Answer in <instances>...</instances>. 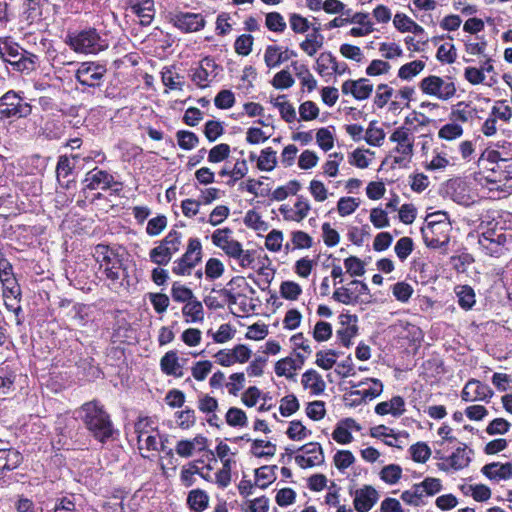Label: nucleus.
Instances as JSON below:
<instances>
[{
  "label": "nucleus",
  "instance_id": "obj_50",
  "mask_svg": "<svg viewBox=\"0 0 512 512\" xmlns=\"http://www.w3.org/2000/svg\"><path fill=\"white\" fill-rule=\"evenodd\" d=\"M286 434L291 440L300 441L308 437L311 434V431L308 430L300 421H292L290 422Z\"/></svg>",
  "mask_w": 512,
  "mask_h": 512
},
{
  "label": "nucleus",
  "instance_id": "obj_29",
  "mask_svg": "<svg viewBox=\"0 0 512 512\" xmlns=\"http://www.w3.org/2000/svg\"><path fill=\"white\" fill-rule=\"evenodd\" d=\"M332 298L342 304L345 305H356L358 303L365 302L364 300H359V295L356 292H353L351 288L348 287H339L337 288Z\"/></svg>",
  "mask_w": 512,
  "mask_h": 512
},
{
  "label": "nucleus",
  "instance_id": "obj_32",
  "mask_svg": "<svg viewBox=\"0 0 512 512\" xmlns=\"http://www.w3.org/2000/svg\"><path fill=\"white\" fill-rule=\"evenodd\" d=\"M276 466H262L255 470V485L261 489L267 488L274 480Z\"/></svg>",
  "mask_w": 512,
  "mask_h": 512
},
{
  "label": "nucleus",
  "instance_id": "obj_36",
  "mask_svg": "<svg viewBox=\"0 0 512 512\" xmlns=\"http://www.w3.org/2000/svg\"><path fill=\"white\" fill-rule=\"evenodd\" d=\"M265 26L272 32L283 33L287 25L279 12H269L265 16Z\"/></svg>",
  "mask_w": 512,
  "mask_h": 512
},
{
  "label": "nucleus",
  "instance_id": "obj_6",
  "mask_svg": "<svg viewBox=\"0 0 512 512\" xmlns=\"http://www.w3.org/2000/svg\"><path fill=\"white\" fill-rule=\"evenodd\" d=\"M32 107L13 90L6 92L0 98L1 118H24L31 114Z\"/></svg>",
  "mask_w": 512,
  "mask_h": 512
},
{
  "label": "nucleus",
  "instance_id": "obj_52",
  "mask_svg": "<svg viewBox=\"0 0 512 512\" xmlns=\"http://www.w3.org/2000/svg\"><path fill=\"white\" fill-rule=\"evenodd\" d=\"M337 352L335 350L319 351L316 354V365L324 370L331 369L336 363Z\"/></svg>",
  "mask_w": 512,
  "mask_h": 512
},
{
  "label": "nucleus",
  "instance_id": "obj_10",
  "mask_svg": "<svg viewBox=\"0 0 512 512\" xmlns=\"http://www.w3.org/2000/svg\"><path fill=\"white\" fill-rule=\"evenodd\" d=\"M350 494L354 497L353 505L357 512H368L379 499L378 491L371 485H365L354 492L351 490Z\"/></svg>",
  "mask_w": 512,
  "mask_h": 512
},
{
  "label": "nucleus",
  "instance_id": "obj_7",
  "mask_svg": "<svg viewBox=\"0 0 512 512\" xmlns=\"http://www.w3.org/2000/svg\"><path fill=\"white\" fill-rule=\"evenodd\" d=\"M450 231V221L436 224L435 222H427V225L421 229L424 243L432 249L446 247L450 241Z\"/></svg>",
  "mask_w": 512,
  "mask_h": 512
},
{
  "label": "nucleus",
  "instance_id": "obj_60",
  "mask_svg": "<svg viewBox=\"0 0 512 512\" xmlns=\"http://www.w3.org/2000/svg\"><path fill=\"white\" fill-rule=\"evenodd\" d=\"M332 336V326L325 321H318L313 330V338L317 342H324Z\"/></svg>",
  "mask_w": 512,
  "mask_h": 512
},
{
  "label": "nucleus",
  "instance_id": "obj_5",
  "mask_svg": "<svg viewBox=\"0 0 512 512\" xmlns=\"http://www.w3.org/2000/svg\"><path fill=\"white\" fill-rule=\"evenodd\" d=\"M1 58L19 72L33 71L38 63V56L28 52L17 43L4 41L0 43Z\"/></svg>",
  "mask_w": 512,
  "mask_h": 512
},
{
  "label": "nucleus",
  "instance_id": "obj_62",
  "mask_svg": "<svg viewBox=\"0 0 512 512\" xmlns=\"http://www.w3.org/2000/svg\"><path fill=\"white\" fill-rule=\"evenodd\" d=\"M426 497L434 496L439 493L443 486L441 480L438 478L427 477L419 483Z\"/></svg>",
  "mask_w": 512,
  "mask_h": 512
},
{
  "label": "nucleus",
  "instance_id": "obj_55",
  "mask_svg": "<svg viewBox=\"0 0 512 512\" xmlns=\"http://www.w3.org/2000/svg\"><path fill=\"white\" fill-rule=\"evenodd\" d=\"M360 205L358 199L353 197H342L337 203V210L341 216L352 214Z\"/></svg>",
  "mask_w": 512,
  "mask_h": 512
},
{
  "label": "nucleus",
  "instance_id": "obj_45",
  "mask_svg": "<svg viewBox=\"0 0 512 512\" xmlns=\"http://www.w3.org/2000/svg\"><path fill=\"white\" fill-rule=\"evenodd\" d=\"M412 459L418 463H425L431 455L430 447L424 442H418L409 448Z\"/></svg>",
  "mask_w": 512,
  "mask_h": 512
},
{
  "label": "nucleus",
  "instance_id": "obj_39",
  "mask_svg": "<svg viewBox=\"0 0 512 512\" xmlns=\"http://www.w3.org/2000/svg\"><path fill=\"white\" fill-rule=\"evenodd\" d=\"M177 142L180 148L183 150H191L199 143L198 136L187 130H179L176 133Z\"/></svg>",
  "mask_w": 512,
  "mask_h": 512
},
{
  "label": "nucleus",
  "instance_id": "obj_53",
  "mask_svg": "<svg viewBox=\"0 0 512 512\" xmlns=\"http://www.w3.org/2000/svg\"><path fill=\"white\" fill-rule=\"evenodd\" d=\"M254 38L250 34L240 35L234 43L235 52L239 55L247 56L252 51Z\"/></svg>",
  "mask_w": 512,
  "mask_h": 512
},
{
  "label": "nucleus",
  "instance_id": "obj_26",
  "mask_svg": "<svg viewBox=\"0 0 512 512\" xmlns=\"http://www.w3.org/2000/svg\"><path fill=\"white\" fill-rule=\"evenodd\" d=\"M182 314L186 317V322H202L204 319L202 303L194 298L184 305Z\"/></svg>",
  "mask_w": 512,
  "mask_h": 512
},
{
  "label": "nucleus",
  "instance_id": "obj_15",
  "mask_svg": "<svg viewBox=\"0 0 512 512\" xmlns=\"http://www.w3.org/2000/svg\"><path fill=\"white\" fill-rule=\"evenodd\" d=\"M22 454L14 448H0V480L20 466Z\"/></svg>",
  "mask_w": 512,
  "mask_h": 512
},
{
  "label": "nucleus",
  "instance_id": "obj_11",
  "mask_svg": "<svg viewBox=\"0 0 512 512\" xmlns=\"http://www.w3.org/2000/svg\"><path fill=\"white\" fill-rule=\"evenodd\" d=\"M173 23L181 31L190 33L203 29L206 21L199 13L179 12L174 15Z\"/></svg>",
  "mask_w": 512,
  "mask_h": 512
},
{
  "label": "nucleus",
  "instance_id": "obj_22",
  "mask_svg": "<svg viewBox=\"0 0 512 512\" xmlns=\"http://www.w3.org/2000/svg\"><path fill=\"white\" fill-rule=\"evenodd\" d=\"M368 381L372 383V386L370 388L352 391L351 395L360 396L362 400H366V399L372 400V399L380 396L381 393L383 392V384L379 379L367 378V379H365V381H361L358 384H352L351 386L352 387H360V386L366 384Z\"/></svg>",
  "mask_w": 512,
  "mask_h": 512
},
{
  "label": "nucleus",
  "instance_id": "obj_3",
  "mask_svg": "<svg viewBox=\"0 0 512 512\" xmlns=\"http://www.w3.org/2000/svg\"><path fill=\"white\" fill-rule=\"evenodd\" d=\"M93 257L99 263L100 269H103L106 278L110 280L112 287L116 289L122 286L127 271L123 267L120 255L108 245L98 244L94 248Z\"/></svg>",
  "mask_w": 512,
  "mask_h": 512
},
{
  "label": "nucleus",
  "instance_id": "obj_27",
  "mask_svg": "<svg viewBox=\"0 0 512 512\" xmlns=\"http://www.w3.org/2000/svg\"><path fill=\"white\" fill-rule=\"evenodd\" d=\"M209 496L201 489L191 490L187 497V504L191 510L201 512L208 507Z\"/></svg>",
  "mask_w": 512,
  "mask_h": 512
},
{
  "label": "nucleus",
  "instance_id": "obj_41",
  "mask_svg": "<svg viewBox=\"0 0 512 512\" xmlns=\"http://www.w3.org/2000/svg\"><path fill=\"white\" fill-rule=\"evenodd\" d=\"M375 121H372L365 133L364 139L371 146H380L385 138V132L382 128L375 126Z\"/></svg>",
  "mask_w": 512,
  "mask_h": 512
},
{
  "label": "nucleus",
  "instance_id": "obj_61",
  "mask_svg": "<svg viewBox=\"0 0 512 512\" xmlns=\"http://www.w3.org/2000/svg\"><path fill=\"white\" fill-rule=\"evenodd\" d=\"M463 134L462 127L457 123L445 124L438 132V136L445 140H454Z\"/></svg>",
  "mask_w": 512,
  "mask_h": 512
},
{
  "label": "nucleus",
  "instance_id": "obj_44",
  "mask_svg": "<svg viewBox=\"0 0 512 512\" xmlns=\"http://www.w3.org/2000/svg\"><path fill=\"white\" fill-rule=\"evenodd\" d=\"M172 256L173 255L170 253V251H168L161 244L151 249L149 253L150 260L159 266L167 265L170 262Z\"/></svg>",
  "mask_w": 512,
  "mask_h": 512
},
{
  "label": "nucleus",
  "instance_id": "obj_64",
  "mask_svg": "<svg viewBox=\"0 0 512 512\" xmlns=\"http://www.w3.org/2000/svg\"><path fill=\"white\" fill-rule=\"evenodd\" d=\"M393 296L401 302H407L413 293V288L406 282H398L392 288Z\"/></svg>",
  "mask_w": 512,
  "mask_h": 512
},
{
  "label": "nucleus",
  "instance_id": "obj_46",
  "mask_svg": "<svg viewBox=\"0 0 512 512\" xmlns=\"http://www.w3.org/2000/svg\"><path fill=\"white\" fill-rule=\"evenodd\" d=\"M182 243V235L176 230H171L160 244L163 245L172 255L179 251Z\"/></svg>",
  "mask_w": 512,
  "mask_h": 512
},
{
  "label": "nucleus",
  "instance_id": "obj_8",
  "mask_svg": "<svg viewBox=\"0 0 512 512\" xmlns=\"http://www.w3.org/2000/svg\"><path fill=\"white\" fill-rule=\"evenodd\" d=\"M420 89L424 94L435 96L441 100H448L456 93L455 84L438 76H428L420 82Z\"/></svg>",
  "mask_w": 512,
  "mask_h": 512
},
{
  "label": "nucleus",
  "instance_id": "obj_51",
  "mask_svg": "<svg viewBox=\"0 0 512 512\" xmlns=\"http://www.w3.org/2000/svg\"><path fill=\"white\" fill-rule=\"evenodd\" d=\"M299 407L300 405L298 399L295 395L291 394L281 399L279 411L282 416L288 417L294 414L299 409Z\"/></svg>",
  "mask_w": 512,
  "mask_h": 512
},
{
  "label": "nucleus",
  "instance_id": "obj_49",
  "mask_svg": "<svg viewBox=\"0 0 512 512\" xmlns=\"http://www.w3.org/2000/svg\"><path fill=\"white\" fill-rule=\"evenodd\" d=\"M24 14L30 23L40 20L42 16L40 0H25Z\"/></svg>",
  "mask_w": 512,
  "mask_h": 512
},
{
  "label": "nucleus",
  "instance_id": "obj_57",
  "mask_svg": "<svg viewBox=\"0 0 512 512\" xmlns=\"http://www.w3.org/2000/svg\"><path fill=\"white\" fill-rule=\"evenodd\" d=\"M230 146L225 143L214 146L208 154V161L211 163L221 162L229 157Z\"/></svg>",
  "mask_w": 512,
  "mask_h": 512
},
{
  "label": "nucleus",
  "instance_id": "obj_25",
  "mask_svg": "<svg viewBox=\"0 0 512 512\" xmlns=\"http://www.w3.org/2000/svg\"><path fill=\"white\" fill-rule=\"evenodd\" d=\"M328 69H331L336 74H343L347 70V65L343 63V69L339 70L336 57L330 52H323L317 59V71L322 74Z\"/></svg>",
  "mask_w": 512,
  "mask_h": 512
},
{
  "label": "nucleus",
  "instance_id": "obj_13",
  "mask_svg": "<svg viewBox=\"0 0 512 512\" xmlns=\"http://www.w3.org/2000/svg\"><path fill=\"white\" fill-rule=\"evenodd\" d=\"M492 396L493 391L490 387L475 379L469 380L461 392V398L465 402L488 400Z\"/></svg>",
  "mask_w": 512,
  "mask_h": 512
},
{
  "label": "nucleus",
  "instance_id": "obj_48",
  "mask_svg": "<svg viewBox=\"0 0 512 512\" xmlns=\"http://www.w3.org/2000/svg\"><path fill=\"white\" fill-rule=\"evenodd\" d=\"M294 83V78L286 69L277 72L271 81L272 86L276 89H288L292 87Z\"/></svg>",
  "mask_w": 512,
  "mask_h": 512
},
{
  "label": "nucleus",
  "instance_id": "obj_21",
  "mask_svg": "<svg viewBox=\"0 0 512 512\" xmlns=\"http://www.w3.org/2000/svg\"><path fill=\"white\" fill-rule=\"evenodd\" d=\"M378 415L392 414L401 416L405 412V401L401 396H394L390 401L380 402L375 407Z\"/></svg>",
  "mask_w": 512,
  "mask_h": 512
},
{
  "label": "nucleus",
  "instance_id": "obj_33",
  "mask_svg": "<svg viewBox=\"0 0 512 512\" xmlns=\"http://www.w3.org/2000/svg\"><path fill=\"white\" fill-rule=\"evenodd\" d=\"M456 295L458 297L459 306L465 310L471 309L475 304L474 290L468 285L457 287Z\"/></svg>",
  "mask_w": 512,
  "mask_h": 512
},
{
  "label": "nucleus",
  "instance_id": "obj_28",
  "mask_svg": "<svg viewBox=\"0 0 512 512\" xmlns=\"http://www.w3.org/2000/svg\"><path fill=\"white\" fill-rule=\"evenodd\" d=\"M425 494L419 483L414 484L411 489L403 491L401 499L408 505L419 507L425 504Z\"/></svg>",
  "mask_w": 512,
  "mask_h": 512
},
{
  "label": "nucleus",
  "instance_id": "obj_54",
  "mask_svg": "<svg viewBox=\"0 0 512 512\" xmlns=\"http://www.w3.org/2000/svg\"><path fill=\"white\" fill-rule=\"evenodd\" d=\"M3 298L6 309L14 314L15 323L21 325L23 323V317L21 316L22 307L20 305L21 297L4 296Z\"/></svg>",
  "mask_w": 512,
  "mask_h": 512
},
{
  "label": "nucleus",
  "instance_id": "obj_2",
  "mask_svg": "<svg viewBox=\"0 0 512 512\" xmlns=\"http://www.w3.org/2000/svg\"><path fill=\"white\" fill-rule=\"evenodd\" d=\"M492 224V221L481 220L479 228L482 232L478 236V245L485 255L500 257L512 244V234H508L503 226H498V223Z\"/></svg>",
  "mask_w": 512,
  "mask_h": 512
},
{
  "label": "nucleus",
  "instance_id": "obj_14",
  "mask_svg": "<svg viewBox=\"0 0 512 512\" xmlns=\"http://www.w3.org/2000/svg\"><path fill=\"white\" fill-rule=\"evenodd\" d=\"M127 6L140 19L142 26H149L155 17L154 0H127Z\"/></svg>",
  "mask_w": 512,
  "mask_h": 512
},
{
  "label": "nucleus",
  "instance_id": "obj_42",
  "mask_svg": "<svg viewBox=\"0 0 512 512\" xmlns=\"http://www.w3.org/2000/svg\"><path fill=\"white\" fill-rule=\"evenodd\" d=\"M171 295L174 301L180 303H187L195 298L191 289L178 282L173 283Z\"/></svg>",
  "mask_w": 512,
  "mask_h": 512
},
{
  "label": "nucleus",
  "instance_id": "obj_1",
  "mask_svg": "<svg viewBox=\"0 0 512 512\" xmlns=\"http://www.w3.org/2000/svg\"><path fill=\"white\" fill-rule=\"evenodd\" d=\"M78 413L85 428L98 442L104 444L118 434L110 414L99 401L92 400L82 404Z\"/></svg>",
  "mask_w": 512,
  "mask_h": 512
},
{
  "label": "nucleus",
  "instance_id": "obj_63",
  "mask_svg": "<svg viewBox=\"0 0 512 512\" xmlns=\"http://www.w3.org/2000/svg\"><path fill=\"white\" fill-rule=\"evenodd\" d=\"M283 242V233L273 229L268 233L265 239V246L269 251L278 252L281 250Z\"/></svg>",
  "mask_w": 512,
  "mask_h": 512
},
{
  "label": "nucleus",
  "instance_id": "obj_58",
  "mask_svg": "<svg viewBox=\"0 0 512 512\" xmlns=\"http://www.w3.org/2000/svg\"><path fill=\"white\" fill-rule=\"evenodd\" d=\"M297 368L298 366L296 365L295 360L291 357H286L276 362L275 373L278 376H286L287 378H290L293 374L289 372L291 370H296Z\"/></svg>",
  "mask_w": 512,
  "mask_h": 512
},
{
  "label": "nucleus",
  "instance_id": "obj_20",
  "mask_svg": "<svg viewBox=\"0 0 512 512\" xmlns=\"http://www.w3.org/2000/svg\"><path fill=\"white\" fill-rule=\"evenodd\" d=\"M301 384L305 389H309L313 395L322 394L326 387L322 376L314 369H309L302 375Z\"/></svg>",
  "mask_w": 512,
  "mask_h": 512
},
{
  "label": "nucleus",
  "instance_id": "obj_12",
  "mask_svg": "<svg viewBox=\"0 0 512 512\" xmlns=\"http://www.w3.org/2000/svg\"><path fill=\"white\" fill-rule=\"evenodd\" d=\"M84 189L107 190L113 185V176L105 170L94 168L85 174L83 179Z\"/></svg>",
  "mask_w": 512,
  "mask_h": 512
},
{
  "label": "nucleus",
  "instance_id": "obj_56",
  "mask_svg": "<svg viewBox=\"0 0 512 512\" xmlns=\"http://www.w3.org/2000/svg\"><path fill=\"white\" fill-rule=\"evenodd\" d=\"M395 253L397 257L404 261L407 259V257L411 254L413 251V240L410 237H402L400 238L395 247H394Z\"/></svg>",
  "mask_w": 512,
  "mask_h": 512
},
{
  "label": "nucleus",
  "instance_id": "obj_47",
  "mask_svg": "<svg viewBox=\"0 0 512 512\" xmlns=\"http://www.w3.org/2000/svg\"><path fill=\"white\" fill-rule=\"evenodd\" d=\"M225 419H226L227 424L230 426H233V427H235V426L243 427V426L247 425L246 413L240 408L231 407L227 411Z\"/></svg>",
  "mask_w": 512,
  "mask_h": 512
},
{
  "label": "nucleus",
  "instance_id": "obj_18",
  "mask_svg": "<svg viewBox=\"0 0 512 512\" xmlns=\"http://www.w3.org/2000/svg\"><path fill=\"white\" fill-rule=\"evenodd\" d=\"M470 453L472 450L467 451L466 445L463 447H458L455 452L452 453L449 457L446 458V463L439 464V468L443 471H447L449 468L454 470H460L469 465L471 462Z\"/></svg>",
  "mask_w": 512,
  "mask_h": 512
},
{
  "label": "nucleus",
  "instance_id": "obj_43",
  "mask_svg": "<svg viewBox=\"0 0 512 512\" xmlns=\"http://www.w3.org/2000/svg\"><path fill=\"white\" fill-rule=\"evenodd\" d=\"M301 293V286L294 281H284L280 285V294L284 299L295 301Z\"/></svg>",
  "mask_w": 512,
  "mask_h": 512
},
{
  "label": "nucleus",
  "instance_id": "obj_34",
  "mask_svg": "<svg viewBox=\"0 0 512 512\" xmlns=\"http://www.w3.org/2000/svg\"><path fill=\"white\" fill-rule=\"evenodd\" d=\"M162 82L171 90H182L184 86L183 77L170 68L162 71Z\"/></svg>",
  "mask_w": 512,
  "mask_h": 512
},
{
  "label": "nucleus",
  "instance_id": "obj_4",
  "mask_svg": "<svg viewBox=\"0 0 512 512\" xmlns=\"http://www.w3.org/2000/svg\"><path fill=\"white\" fill-rule=\"evenodd\" d=\"M65 43L76 53L97 54L108 48L109 44L99 32L92 27L68 32Z\"/></svg>",
  "mask_w": 512,
  "mask_h": 512
},
{
  "label": "nucleus",
  "instance_id": "obj_9",
  "mask_svg": "<svg viewBox=\"0 0 512 512\" xmlns=\"http://www.w3.org/2000/svg\"><path fill=\"white\" fill-rule=\"evenodd\" d=\"M107 73L105 66L95 62H83L76 71L75 77L82 86L100 87Z\"/></svg>",
  "mask_w": 512,
  "mask_h": 512
},
{
  "label": "nucleus",
  "instance_id": "obj_37",
  "mask_svg": "<svg viewBox=\"0 0 512 512\" xmlns=\"http://www.w3.org/2000/svg\"><path fill=\"white\" fill-rule=\"evenodd\" d=\"M475 112V109L471 108L468 104L459 102L456 108L452 110L451 119L455 122L465 123L473 118Z\"/></svg>",
  "mask_w": 512,
  "mask_h": 512
},
{
  "label": "nucleus",
  "instance_id": "obj_40",
  "mask_svg": "<svg viewBox=\"0 0 512 512\" xmlns=\"http://www.w3.org/2000/svg\"><path fill=\"white\" fill-rule=\"evenodd\" d=\"M490 114L497 120L508 123L512 118V107H510L505 100H498L491 108Z\"/></svg>",
  "mask_w": 512,
  "mask_h": 512
},
{
  "label": "nucleus",
  "instance_id": "obj_31",
  "mask_svg": "<svg viewBox=\"0 0 512 512\" xmlns=\"http://www.w3.org/2000/svg\"><path fill=\"white\" fill-rule=\"evenodd\" d=\"M285 99L286 95H280L272 103L279 109L282 119L291 123L296 119V111L293 105Z\"/></svg>",
  "mask_w": 512,
  "mask_h": 512
},
{
  "label": "nucleus",
  "instance_id": "obj_19",
  "mask_svg": "<svg viewBox=\"0 0 512 512\" xmlns=\"http://www.w3.org/2000/svg\"><path fill=\"white\" fill-rule=\"evenodd\" d=\"M481 472L490 480H506L512 477V463L492 462L483 466Z\"/></svg>",
  "mask_w": 512,
  "mask_h": 512
},
{
  "label": "nucleus",
  "instance_id": "obj_59",
  "mask_svg": "<svg viewBox=\"0 0 512 512\" xmlns=\"http://www.w3.org/2000/svg\"><path fill=\"white\" fill-rule=\"evenodd\" d=\"M223 273H224V265L219 259L210 258L206 262L205 274H206L207 278L214 280V279L221 277Z\"/></svg>",
  "mask_w": 512,
  "mask_h": 512
},
{
  "label": "nucleus",
  "instance_id": "obj_17",
  "mask_svg": "<svg viewBox=\"0 0 512 512\" xmlns=\"http://www.w3.org/2000/svg\"><path fill=\"white\" fill-rule=\"evenodd\" d=\"M296 55L294 50H282L278 45H268L264 53V62L268 68H275Z\"/></svg>",
  "mask_w": 512,
  "mask_h": 512
},
{
  "label": "nucleus",
  "instance_id": "obj_23",
  "mask_svg": "<svg viewBox=\"0 0 512 512\" xmlns=\"http://www.w3.org/2000/svg\"><path fill=\"white\" fill-rule=\"evenodd\" d=\"M161 370L166 375L181 377L183 375L182 366L179 363L175 351L167 352L160 361Z\"/></svg>",
  "mask_w": 512,
  "mask_h": 512
},
{
  "label": "nucleus",
  "instance_id": "obj_35",
  "mask_svg": "<svg viewBox=\"0 0 512 512\" xmlns=\"http://www.w3.org/2000/svg\"><path fill=\"white\" fill-rule=\"evenodd\" d=\"M379 476L387 484H396L402 476V468L397 464L386 465L381 469Z\"/></svg>",
  "mask_w": 512,
  "mask_h": 512
},
{
  "label": "nucleus",
  "instance_id": "obj_16",
  "mask_svg": "<svg viewBox=\"0 0 512 512\" xmlns=\"http://www.w3.org/2000/svg\"><path fill=\"white\" fill-rule=\"evenodd\" d=\"M390 141L397 143L395 151L405 156L413 154V136L406 127L397 128L390 136Z\"/></svg>",
  "mask_w": 512,
  "mask_h": 512
},
{
  "label": "nucleus",
  "instance_id": "obj_38",
  "mask_svg": "<svg viewBox=\"0 0 512 512\" xmlns=\"http://www.w3.org/2000/svg\"><path fill=\"white\" fill-rule=\"evenodd\" d=\"M425 67V63L420 60H415L404 64L398 71L399 78L409 80L419 74Z\"/></svg>",
  "mask_w": 512,
  "mask_h": 512
},
{
  "label": "nucleus",
  "instance_id": "obj_30",
  "mask_svg": "<svg viewBox=\"0 0 512 512\" xmlns=\"http://www.w3.org/2000/svg\"><path fill=\"white\" fill-rule=\"evenodd\" d=\"M277 165L276 151L267 147L261 151L257 158V168L261 171H272Z\"/></svg>",
  "mask_w": 512,
  "mask_h": 512
},
{
  "label": "nucleus",
  "instance_id": "obj_24",
  "mask_svg": "<svg viewBox=\"0 0 512 512\" xmlns=\"http://www.w3.org/2000/svg\"><path fill=\"white\" fill-rule=\"evenodd\" d=\"M182 262L194 268L202 259V245L198 238H190L186 252L182 255Z\"/></svg>",
  "mask_w": 512,
  "mask_h": 512
}]
</instances>
